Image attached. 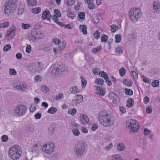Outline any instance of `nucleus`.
Returning a JSON list of instances; mask_svg holds the SVG:
<instances>
[{
  "mask_svg": "<svg viewBox=\"0 0 160 160\" xmlns=\"http://www.w3.org/2000/svg\"><path fill=\"white\" fill-rule=\"evenodd\" d=\"M98 119L100 123L105 127H109L114 123L112 118L105 110L100 111L98 115Z\"/></svg>",
  "mask_w": 160,
  "mask_h": 160,
  "instance_id": "f257e3e1",
  "label": "nucleus"
},
{
  "mask_svg": "<svg viewBox=\"0 0 160 160\" xmlns=\"http://www.w3.org/2000/svg\"><path fill=\"white\" fill-rule=\"evenodd\" d=\"M5 14L9 16L11 13H13L17 8V4L16 0H8L4 5Z\"/></svg>",
  "mask_w": 160,
  "mask_h": 160,
  "instance_id": "f03ea898",
  "label": "nucleus"
},
{
  "mask_svg": "<svg viewBox=\"0 0 160 160\" xmlns=\"http://www.w3.org/2000/svg\"><path fill=\"white\" fill-rule=\"evenodd\" d=\"M67 67L62 64H55L52 65L49 68V72L52 76H58L61 72L66 71Z\"/></svg>",
  "mask_w": 160,
  "mask_h": 160,
  "instance_id": "7ed1b4c3",
  "label": "nucleus"
},
{
  "mask_svg": "<svg viewBox=\"0 0 160 160\" xmlns=\"http://www.w3.org/2000/svg\"><path fill=\"white\" fill-rule=\"evenodd\" d=\"M128 13L130 19L132 22H134L140 18L142 12L140 9L134 8L131 9Z\"/></svg>",
  "mask_w": 160,
  "mask_h": 160,
  "instance_id": "20e7f679",
  "label": "nucleus"
},
{
  "mask_svg": "<svg viewBox=\"0 0 160 160\" xmlns=\"http://www.w3.org/2000/svg\"><path fill=\"white\" fill-rule=\"evenodd\" d=\"M26 106L23 104H19L14 108V113L18 116H22L26 112Z\"/></svg>",
  "mask_w": 160,
  "mask_h": 160,
  "instance_id": "39448f33",
  "label": "nucleus"
},
{
  "mask_svg": "<svg viewBox=\"0 0 160 160\" xmlns=\"http://www.w3.org/2000/svg\"><path fill=\"white\" fill-rule=\"evenodd\" d=\"M127 127L130 129L131 132H136L139 129V124L135 120L131 119L127 123Z\"/></svg>",
  "mask_w": 160,
  "mask_h": 160,
  "instance_id": "423d86ee",
  "label": "nucleus"
},
{
  "mask_svg": "<svg viewBox=\"0 0 160 160\" xmlns=\"http://www.w3.org/2000/svg\"><path fill=\"white\" fill-rule=\"evenodd\" d=\"M16 28L13 26L11 29H10L7 31V34L6 37H7V39L8 40H11L15 35Z\"/></svg>",
  "mask_w": 160,
  "mask_h": 160,
  "instance_id": "0eeeda50",
  "label": "nucleus"
},
{
  "mask_svg": "<svg viewBox=\"0 0 160 160\" xmlns=\"http://www.w3.org/2000/svg\"><path fill=\"white\" fill-rule=\"evenodd\" d=\"M109 98L112 100L114 104H117L120 102L119 98L114 92H110L108 95Z\"/></svg>",
  "mask_w": 160,
  "mask_h": 160,
  "instance_id": "6e6552de",
  "label": "nucleus"
},
{
  "mask_svg": "<svg viewBox=\"0 0 160 160\" xmlns=\"http://www.w3.org/2000/svg\"><path fill=\"white\" fill-rule=\"evenodd\" d=\"M9 151V154L10 157L13 160H16L18 159L20 157V153H21V151Z\"/></svg>",
  "mask_w": 160,
  "mask_h": 160,
  "instance_id": "1a4fd4ad",
  "label": "nucleus"
},
{
  "mask_svg": "<svg viewBox=\"0 0 160 160\" xmlns=\"http://www.w3.org/2000/svg\"><path fill=\"white\" fill-rule=\"evenodd\" d=\"M42 150H53L54 148V144L51 142H48L45 143L41 148Z\"/></svg>",
  "mask_w": 160,
  "mask_h": 160,
  "instance_id": "9d476101",
  "label": "nucleus"
},
{
  "mask_svg": "<svg viewBox=\"0 0 160 160\" xmlns=\"http://www.w3.org/2000/svg\"><path fill=\"white\" fill-rule=\"evenodd\" d=\"M79 119L81 123L82 124H86L89 121L88 117L86 115L84 114H81L80 115Z\"/></svg>",
  "mask_w": 160,
  "mask_h": 160,
  "instance_id": "9b49d317",
  "label": "nucleus"
},
{
  "mask_svg": "<svg viewBox=\"0 0 160 160\" xmlns=\"http://www.w3.org/2000/svg\"><path fill=\"white\" fill-rule=\"evenodd\" d=\"M87 145L85 143H78L76 146V150H85Z\"/></svg>",
  "mask_w": 160,
  "mask_h": 160,
  "instance_id": "f8f14e48",
  "label": "nucleus"
},
{
  "mask_svg": "<svg viewBox=\"0 0 160 160\" xmlns=\"http://www.w3.org/2000/svg\"><path fill=\"white\" fill-rule=\"evenodd\" d=\"M85 153V151H74V154L75 156L79 158L83 157Z\"/></svg>",
  "mask_w": 160,
  "mask_h": 160,
  "instance_id": "ddd939ff",
  "label": "nucleus"
},
{
  "mask_svg": "<svg viewBox=\"0 0 160 160\" xmlns=\"http://www.w3.org/2000/svg\"><path fill=\"white\" fill-rule=\"evenodd\" d=\"M34 68L36 72H38L40 71L42 69V64L40 62H38L36 64L33 63Z\"/></svg>",
  "mask_w": 160,
  "mask_h": 160,
  "instance_id": "4468645a",
  "label": "nucleus"
},
{
  "mask_svg": "<svg viewBox=\"0 0 160 160\" xmlns=\"http://www.w3.org/2000/svg\"><path fill=\"white\" fill-rule=\"evenodd\" d=\"M153 8L156 12L160 11V3L158 1H155L153 4Z\"/></svg>",
  "mask_w": 160,
  "mask_h": 160,
  "instance_id": "2eb2a0df",
  "label": "nucleus"
},
{
  "mask_svg": "<svg viewBox=\"0 0 160 160\" xmlns=\"http://www.w3.org/2000/svg\"><path fill=\"white\" fill-rule=\"evenodd\" d=\"M95 88L96 90L98 91L97 93L98 95L102 96H103L105 95L104 92L101 87L98 86H96Z\"/></svg>",
  "mask_w": 160,
  "mask_h": 160,
  "instance_id": "dca6fc26",
  "label": "nucleus"
},
{
  "mask_svg": "<svg viewBox=\"0 0 160 160\" xmlns=\"http://www.w3.org/2000/svg\"><path fill=\"white\" fill-rule=\"evenodd\" d=\"M134 100L132 98H129L127 101L126 107L128 108H130L132 107L134 104Z\"/></svg>",
  "mask_w": 160,
  "mask_h": 160,
  "instance_id": "f3484780",
  "label": "nucleus"
},
{
  "mask_svg": "<svg viewBox=\"0 0 160 160\" xmlns=\"http://www.w3.org/2000/svg\"><path fill=\"white\" fill-rule=\"evenodd\" d=\"M49 16H51L49 11L48 10H45L43 12L42 18L43 20H45Z\"/></svg>",
  "mask_w": 160,
  "mask_h": 160,
  "instance_id": "a211bd4d",
  "label": "nucleus"
},
{
  "mask_svg": "<svg viewBox=\"0 0 160 160\" xmlns=\"http://www.w3.org/2000/svg\"><path fill=\"white\" fill-rule=\"evenodd\" d=\"M83 100V97L81 95H77L75 96L74 101L79 103L81 102Z\"/></svg>",
  "mask_w": 160,
  "mask_h": 160,
  "instance_id": "6ab92c4d",
  "label": "nucleus"
},
{
  "mask_svg": "<svg viewBox=\"0 0 160 160\" xmlns=\"http://www.w3.org/2000/svg\"><path fill=\"white\" fill-rule=\"evenodd\" d=\"M123 82L124 84L128 86H130L132 85V82L131 80L126 79L123 80Z\"/></svg>",
  "mask_w": 160,
  "mask_h": 160,
  "instance_id": "aec40b11",
  "label": "nucleus"
},
{
  "mask_svg": "<svg viewBox=\"0 0 160 160\" xmlns=\"http://www.w3.org/2000/svg\"><path fill=\"white\" fill-rule=\"evenodd\" d=\"M52 48V45L50 44H48L44 46L43 50L46 51H50Z\"/></svg>",
  "mask_w": 160,
  "mask_h": 160,
  "instance_id": "412c9836",
  "label": "nucleus"
},
{
  "mask_svg": "<svg viewBox=\"0 0 160 160\" xmlns=\"http://www.w3.org/2000/svg\"><path fill=\"white\" fill-rule=\"evenodd\" d=\"M80 29H81V31L84 34H86L87 33L86 29L87 28L86 26L85 25H81L79 26Z\"/></svg>",
  "mask_w": 160,
  "mask_h": 160,
  "instance_id": "4be33fe9",
  "label": "nucleus"
},
{
  "mask_svg": "<svg viewBox=\"0 0 160 160\" xmlns=\"http://www.w3.org/2000/svg\"><path fill=\"white\" fill-rule=\"evenodd\" d=\"M28 4L31 6H34L37 4V0H27Z\"/></svg>",
  "mask_w": 160,
  "mask_h": 160,
  "instance_id": "5701e85b",
  "label": "nucleus"
},
{
  "mask_svg": "<svg viewBox=\"0 0 160 160\" xmlns=\"http://www.w3.org/2000/svg\"><path fill=\"white\" fill-rule=\"evenodd\" d=\"M57 111V109L54 107H51L48 109L47 112L50 114H54Z\"/></svg>",
  "mask_w": 160,
  "mask_h": 160,
  "instance_id": "b1692460",
  "label": "nucleus"
},
{
  "mask_svg": "<svg viewBox=\"0 0 160 160\" xmlns=\"http://www.w3.org/2000/svg\"><path fill=\"white\" fill-rule=\"evenodd\" d=\"M70 91L72 93L74 94H75L79 92V90L77 88V87L75 86H74L71 87L70 89Z\"/></svg>",
  "mask_w": 160,
  "mask_h": 160,
  "instance_id": "393cba45",
  "label": "nucleus"
},
{
  "mask_svg": "<svg viewBox=\"0 0 160 160\" xmlns=\"http://www.w3.org/2000/svg\"><path fill=\"white\" fill-rule=\"evenodd\" d=\"M104 80L101 78H97L96 79L95 83L98 85H103L104 83Z\"/></svg>",
  "mask_w": 160,
  "mask_h": 160,
  "instance_id": "a878e982",
  "label": "nucleus"
},
{
  "mask_svg": "<svg viewBox=\"0 0 160 160\" xmlns=\"http://www.w3.org/2000/svg\"><path fill=\"white\" fill-rule=\"evenodd\" d=\"M21 147L18 145L16 144L10 147L9 150H21Z\"/></svg>",
  "mask_w": 160,
  "mask_h": 160,
  "instance_id": "bb28decb",
  "label": "nucleus"
},
{
  "mask_svg": "<svg viewBox=\"0 0 160 160\" xmlns=\"http://www.w3.org/2000/svg\"><path fill=\"white\" fill-rule=\"evenodd\" d=\"M77 112V110L75 108L69 109L68 111V114H70L72 116H74Z\"/></svg>",
  "mask_w": 160,
  "mask_h": 160,
  "instance_id": "cd10ccee",
  "label": "nucleus"
},
{
  "mask_svg": "<svg viewBox=\"0 0 160 160\" xmlns=\"http://www.w3.org/2000/svg\"><path fill=\"white\" fill-rule=\"evenodd\" d=\"M66 43L65 41H63L59 45L58 49L60 50L63 49L66 47Z\"/></svg>",
  "mask_w": 160,
  "mask_h": 160,
  "instance_id": "c85d7f7f",
  "label": "nucleus"
},
{
  "mask_svg": "<svg viewBox=\"0 0 160 160\" xmlns=\"http://www.w3.org/2000/svg\"><path fill=\"white\" fill-rule=\"evenodd\" d=\"M99 75L101 77H102L105 80L108 78V75L104 71L99 72Z\"/></svg>",
  "mask_w": 160,
  "mask_h": 160,
  "instance_id": "c756f323",
  "label": "nucleus"
},
{
  "mask_svg": "<svg viewBox=\"0 0 160 160\" xmlns=\"http://www.w3.org/2000/svg\"><path fill=\"white\" fill-rule=\"evenodd\" d=\"M80 78L81 79V81L82 82V88H84L85 87V86H86L87 83V81L86 80H85V79L83 77V76H81Z\"/></svg>",
  "mask_w": 160,
  "mask_h": 160,
  "instance_id": "7c9ffc66",
  "label": "nucleus"
},
{
  "mask_svg": "<svg viewBox=\"0 0 160 160\" xmlns=\"http://www.w3.org/2000/svg\"><path fill=\"white\" fill-rule=\"evenodd\" d=\"M42 146L40 142H38L37 143H36L33 146V148L35 149L37 148V149H41Z\"/></svg>",
  "mask_w": 160,
  "mask_h": 160,
  "instance_id": "2f4dec72",
  "label": "nucleus"
},
{
  "mask_svg": "<svg viewBox=\"0 0 160 160\" xmlns=\"http://www.w3.org/2000/svg\"><path fill=\"white\" fill-rule=\"evenodd\" d=\"M34 67L33 63L30 64L28 67L29 71L32 73H34L36 72Z\"/></svg>",
  "mask_w": 160,
  "mask_h": 160,
  "instance_id": "473e14b6",
  "label": "nucleus"
},
{
  "mask_svg": "<svg viewBox=\"0 0 160 160\" xmlns=\"http://www.w3.org/2000/svg\"><path fill=\"white\" fill-rule=\"evenodd\" d=\"M40 11L41 8L39 7L34 8L32 9V12L33 13L38 14L40 12Z\"/></svg>",
  "mask_w": 160,
  "mask_h": 160,
  "instance_id": "72a5a7b5",
  "label": "nucleus"
},
{
  "mask_svg": "<svg viewBox=\"0 0 160 160\" xmlns=\"http://www.w3.org/2000/svg\"><path fill=\"white\" fill-rule=\"evenodd\" d=\"M116 52L118 54H122L123 52L122 47L121 46H119L116 48Z\"/></svg>",
  "mask_w": 160,
  "mask_h": 160,
  "instance_id": "f704fd0d",
  "label": "nucleus"
},
{
  "mask_svg": "<svg viewBox=\"0 0 160 160\" xmlns=\"http://www.w3.org/2000/svg\"><path fill=\"white\" fill-rule=\"evenodd\" d=\"M85 13L84 12H78V19H82L83 20L85 18Z\"/></svg>",
  "mask_w": 160,
  "mask_h": 160,
  "instance_id": "c9c22d12",
  "label": "nucleus"
},
{
  "mask_svg": "<svg viewBox=\"0 0 160 160\" xmlns=\"http://www.w3.org/2000/svg\"><path fill=\"white\" fill-rule=\"evenodd\" d=\"M34 80L36 82H40L42 80V77L41 76L37 75L34 77Z\"/></svg>",
  "mask_w": 160,
  "mask_h": 160,
  "instance_id": "e433bc0d",
  "label": "nucleus"
},
{
  "mask_svg": "<svg viewBox=\"0 0 160 160\" xmlns=\"http://www.w3.org/2000/svg\"><path fill=\"white\" fill-rule=\"evenodd\" d=\"M159 85V82L158 80H155L153 81L152 83V85L153 87H158Z\"/></svg>",
  "mask_w": 160,
  "mask_h": 160,
  "instance_id": "4c0bfd02",
  "label": "nucleus"
},
{
  "mask_svg": "<svg viewBox=\"0 0 160 160\" xmlns=\"http://www.w3.org/2000/svg\"><path fill=\"white\" fill-rule=\"evenodd\" d=\"M124 145L122 142L119 143L117 146L118 150H123L124 149Z\"/></svg>",
  "mask_w": 160,
  "mask_h": 160,
  "instance_id": "58836bf2",
  "label": "nucleus"
},
{
  "mask_svg": "<svg viewBox=\"0 0 160 160\" xmlns=\"http://www.w3.org/2000/svg\"><path fill=\"white\" fill-rule=\"evenodd\" d=\"M92 18L93 20L94 23H97L99 22V18L98 17L96 14L93 15L92 16Z\"/></svg>",
  "mask_w": 160,
  "mask_h": 160,
  "instance_id": "ea45409f",
  "label": "nucleus"
},
{
  "mask_svg": "<svg viewBox=\"0 0 160 160\" xmlns=\"http://www.w3.org/2000/svg\"><path fill=\"white\" fill-rule=\"evenodd\" d=\"M101 41L102 42H106L108 39V36L105 34L102 35L101 37Z\"/></svg>",
  "mask_w": 160,
  "mask_h": 160,
  "instance_id": "a19ab883",
  "label": "nucleus"
},
{
  "mask_svg": "<svg viewBox=\"0 0 160 160\" xmlns=\"http://www.w3.org/2000/svg\"><path fill=\"white\" fill-rule=\"evenodd\" d=\"M119 72L121 77L124 76L125 73V69L124 68H122L119 70Z\"/></svg>",
  "mask_w": 160,
  "mask_h": 160,
  "instance_id": "79ce46f5",
  "label": "nucleus"
},
{
  "mask_svg": "<svg viewBox=\"0 0 160 160\" xmlns=\"http://www.w3.org/2000/svg\"><path fill=\"white\" fill-rule=\"evenodd\" d=\"M11 48V46L9 44L5 45L3 48V51L4 52H7L10 50Z\"/></svg>",
  "mask_w": 160,
  "mask_h": 160,
  "instance_id": "37998d69",
  "label": "nucleus"
},
{
  "mask_svg": "<svg viewBox=\"0 0 160 160\" xmlns=\"http://www.w3.org/2000/svg\"><path fill=\"white\" fill-rule=\"evenodd\" d=\"M100 36V34L98 30H96L93 34L94 37L96 39L99 38Z\"/></svg>",
  "mask_w": 160,
  "mask_h": 160,
  "instance_id": "c03bdc74",
  "label": "nucleus"
},
{
  "mask_svg": "<svg viewBox=\"0 0 160 160\" xmlns=\"http://www.w3.org/2000/svg\"><path fill=\"white\" fill-rule=\"evenodd\" d=\"M116 43L119 42L121 39V36L119 34H117L115 36Z\"/></svg>",
  "mask_w": 160,
  "mask_h": 160,
  "instance_id": "a18cd8bd",
  "label": "nucleus"
},
{
  "mask_svg": "<svg viewBox=\"0 0 160 160\" xmlns=\"http://www.w3.org/2000/svg\"><path fill=\"white\" fill-rule=\"evenodd\" d=\"M1 28H6L7 27L9 24V22L8 21H5L1 23Z\"/></svg>",
  "mask_w": 160,
  "mask_h": 160,
  "instance_id": "49530a36",
  "label": "nucleus"
},
{
  "mask_svg": "<svg viewBox=\"0 0 160 160\" xmlns=\"http://www.w3.org/2000/svg\"><path fill=\"white\" fill-rule=\"evenodd\" d=\"M9 74L11 75H16L17 72L16 70L12 68H10L9 69Z\"/></svg>",
  "mask_w": 160,
  "mask_h": 160,
  "instance_id": "de8ad7c7",
  "label": "nucleus"
},
{
  "mask_svg": "<svg viewBox=\"0 0 160 160\" xmlns=\"http://www.w3.org/2000/svg\"><path fill=\"white\" fill-rule=\"evenodd\" d=\"M125 93L126 94L129 95H131L133 94V91L131 89L126 88L125 90Z\"/></svg>",
  "mask_w": 160,
  "mask_h": 160,
  "instance_id": "09e8293b",
  "label": "nucleus"
},
{
  "mask_svg": "<svg viewBox=\"0 0 160 160\" xmlns=\"http://www.w3.org/2000/svg\"><path fill=\"white\" fill-rule=\"evenodd\" d=\"M21 90L23 92L25 91L27 89V85L24 83H22L21 84Z\"/></svg>",
  "mask_w": 160,
  "mask_h": 160,
  "instance_id": "8fccbe9b",
  "label": "nucleus"
},
{
  "mask_svg": "<svg viewBox=\"0 0 160 160\" xmlns=\"http://www.w3.org/2000/svg\"><path fill=\"white\" fill-rule=\"evenodd\" d=\"M88 7L90 9L92 10L95 8V5L92 2L88 3Z\"/></svg>",
  "mask_w": 160,
  "mask_h": 160,
  "instance_id": "3c124183",
  "label": "nucleus"
},
{
  "mask_svg": "<svg viewBox=\"0 0 160 160\" xmlns=\"http://www.w3.org/2000/svg\"><path fill=\"white\" fill-rule=\"evenodd\" d=\"M136 34V32H132L131 34H130L128 35V38L131 39H132L133 38H135Z\"/></svg>",
  "mask_w": 160,
  "mask_h": 160,
  "instance_id": "603ef678",
  "label": "nucleus"
},
{
  "mask_svg": "<svg viewBox=\"0 0 160 160\" xmlns=\"http://www.w3.org/2000/svg\"><path fill=\"white\" fill-rule=\"evenodd\" d=\"M1 139L2 142H5L8 141V136L6 135H3L1 137Z\"/></svg>",
  "mask_w": 160,
  "mask_h": 160,
  "instance_id": "864d4df0",
  "label": "nucleus"
},
{
  "mask_svg": "<svg viewBox=\"0 0 160 160\" xmlns=\"http://www.w3.org/2000/svg\"><path fill=\"white\" fill-rule=\"evenodd\" d=\"M67 16L71 19H73L75 17V14L73 13L69 12L67 14Z\"/></svg>",
  "mask_w": 160,
  "mask_h": 160,
  "instance_id": "5fc2aeb1",
  "label": "nucleus"
},
{
  "mask_svg": "<svg viewBox=\"0 0 160 160\" xmlns=\"http://www.w3.org/2000/svg\"><path fill=\"white\" fill-rule=\"evenodd\" d=\"M41 90L42 91L45 93H46L49 91V89L45 86H43L41 87Z\"/></svg>",
  "mask_w": 160,
  "mask_h": 160,
  "instance_id": "6e6d98bb",
  "label": "nucleus"
},
{
  "mask_svg": "<svg viewBox=\"0 0 160 160\" xmlns=\"http://www.w3.org/2000/svg\"><path fill=\"white\" fill-rule=\"evenodd\" d=\"M72 132L73 134L76 136H78L80 134V132L78 129L75 128L73 130Z\"/></svg>",
  "mask_w": 160,
  "mask_h": 160,
  "instance_id": "4d7b16f0",
  "label": "nucleus"
},
{
  "mask_svg": "<svg viewBox=\"0 0 160 160\" xmlns=\"http://www.w3.org/2000/svg\"><path fill=\"white\" fill-rule=\"evenodd\" d=\"M111 31L112 32H114L118 30V27L114 25H112L111 26Z\"/></svg>",
  "mask_w": 160,
  "mask_h": 160,
  "instance_id": "13d9d810",
  "label": "nucleus"
},
{
  "mask_svg": "<svg viewBox=\"0 0 160 160\" xmlns=\"http://www.w3.org/2000/svg\"><path fill=\"white\" fill-rule=\"evenodd\" d=\"M120 157L119 155H113L112 158V160H119Z\"/></svg>",
  "mask_w": 160,
  "mask_h": 160,
  "instance_id": "bf43d9fd",
  "label": "nucleus"
},
{
  "mask_svg": "<svg viewBox=\"0 0 160 160\" xmlns=\"http://www.w3.org/2000/svg\"><path fill=\"white\" fill-rule=\"evenodd\" d=\"M60 42V41L57 38H54L52 39V42L55 44H58Z\"/></svg>",
  "mask_w": 160,
  "mask_h": 160,
  "instance_id": "052dcab7",
  "label": "nucleus"
},
{
  "mask_svg": "<svg viewBox=\"0 0 160 160\" xmlns=\"http://www.w3.org/2000/svg\"><path fill=\"white\" fill-rule=\"evenodd\" d=\"M54 128L53 127L52 125H51L48 128V131L50 133H53V132L54 130Z\"/></svg>",
  "mask_w": 160,
  "mask_h": 160,
  "instance_id": "680f3d73",
  "label": "nucleus"
},
{
  "mask_svg": "<svg viewBox=\"0 0 160 160\" xmlns=\"http://www.w3.org/2000/svg\"><path fill=\"white\" fill-rule=\"evenodd\" d=\"M22 27L24 29H27L30 27V25L29 24L22 23Z\"/></svg>",
  "mask_w": 160,
  "mask_h": 160,
  "instance_id": "e2e57ef3",
  "label": "nucleus"
},
{
  "mask_svg": "<svg viewBox=\"0 0 160 160\" xmlns=\"http://www.w3.org/2000/svg\"><path fill=\"white\" fill-rule=\"evenodd\" d=\"M146 112L148 114H150L152 112V109L150 106H148L146 109Z\"/></svg>",
  "mask_w": 160,
  "mask_h": 160,
  "instance_id": "0e129e2a",
  "label": "nucleus"
},
{
  "mask_svg": "<svg viewBox=\"0 0 160 160\" xmlns=\"http://www.w3.org/2000/svg\"><path fill=\"white\" fill-rule=\"evenodd\" d=\"M92 71L96 75H97L98 74H99V73L100 72V70L99 68H94L92 70Z\"/></svg>",
  "mask_w": 160,
  "mask_h": 160,
  "instance_id": "69168bd1",
  "label": "nucleus"
},
{
  "mask_svg": "<svg viewBox=\"0 0 160 160\" xmlns=\"http://www.w3.org/2000/svg\"><path fill=\"white\" fill-rule=\"evenodd\" d=\"M74 0H67L66 4L69 6H71L74 4Z\"/></svg>",
  "mask_w": 160,
  "mask_h": 160,
  "instance_id": "338daca9",
  "label": "nucleus"
},
{
  "mask_svg": "<svg viewBox=\"0 0 160 160\" xmlns=\"http://www.w3.org/2000/svg\"><path fill=\"white\" fill-rule=\"evenodd\" d=\"M63 97V94L62 93H59L56 96L55 100H58L61 99Z\"/></svg>",
  "mask_w": 160,
  "mask_h": 160,
  "instance_id": "774afa93",
  "label": "nucleus"
}]
</instances>
